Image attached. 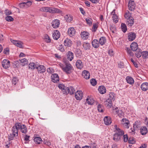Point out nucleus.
<instances>
[{"label":"nucleus","instance_id":"19","mask_svg":"<svg viewBox=\"0 0 148 148\" xmlns=\"http://www.w3.org/2000/svg\"><path fill=\"white\" fill-rule=\"evenodd\" d=\"M127 19V25L128 26L131 27L133 25L134 23V19L132 17H130L129 18Z\"/></svg>","mask_w":148,"mask_h":148},{"label":"nucleus","instance_id":"38","mask_svg":"<svg viewBox=\"0 0 148 148\" xmlns=\"http://www.w3.org/2000/svg\"><path fill=\"white\" fill-rule=\"evenodd\" d=\"M98 27V23H95L93 24V27L92 28V31L94 32H96L97 29Z\"/></svg>","mask_w":148,"mask_h":148},{"label":"nucleus","instance_id":"15","mask_svg":"<svg viewBox=\"0 0 148 148\" xmlns=\"http://www.w3.org/2000/svg\"><path fill=\"white\" fill-rule=\"evenodd\" d=\"M52 81L53 82H57L59 81V77L58 75L57 74H53L51 76Z\"/></svg>","mask_w":148,"mask_h":148},{"label":"nucleus","instance_id":"17","mask_svg":"<svg viewBox=\"0 0 148 148\" xmlns=\"http://www.w3.org/2000/svg\"><path fill=\"white\" fill-rule=\"evenodd\" d=\"M19 129H20L21 132L23 133L26 134L27 132V128L25 125H21L19 123Z\"/></svg>","mask_w":148,"mask_h":148},{"label":"nucleus","instance_id":"43","mask_svg":"<svg viewBox=\"0 0 148 148\" xmlns=\"http://www.w3.org/2000/svg\"><path fill=\"white\" fill-rule=\"evenodd\" d=\"M142 55L143 59H146L148 56V52L147 51H143L142 52Z\"/></svg>","mask_w":148,"mask_h":148},{"label":"nucleus","instance_id":"2","mask_svg":"<svg viewBox=\"0 0 148 148\" xmlns=\"http://www.w3.org/2000/svg\"><path fill=\"white\" fill-rule=\"evenodd\" d=\"M40 10L42 12L51 13H60L62 12L60 10L56 8L47 7H42L40 8Z\"/></svg>","mask_w":148,"mask_h":148},{"label":"nucleus","instance_id":"45","mask_svg":"<svg viewBox=\"0 0 148 148\" xmlns=\"http://www.w3.org/2000/svg\"><path fill=\"white\" fill-rule=\"evenodd\" d=\"M116 112L120 117H121L123 116V113L121 110H116Z\"/></svg>","mask_w":148,"mask_h":148},{"label":"nucleus","instance_id":"35","mask_svg":"<svg viewBox=\"0 0 148 148\" xmlns=\"http://www.w3.org/2000/svg\"><path fill=\"white\" fill-rule=\"evenodd\" d=\"M106 42V39L105 37H101L100 38L99 42L101 45H103Z\"/></svg>","mask_w":148,"mask_h":148},{"label":"nucleus","instance_id":"56","mask_svg":"<svg viewBox=\"0 0 148 148\" xmlns=\"http://www.w3.org/2000/svg\"><path fill=\"white\" fill-rule=\"evenodd\" d=\"M12 13L11 11L8 10H6L5 11V14L7 16L11 14Z\"/></svg>","mask_w":148,"mask_h":148},{"label":"nucleus","instance_id":"14","mask_svg":"<svg viewBox=\"0 0 148 148\" xmlns=\"http://www.w3.org/2000/svg\"><path fill=\"white\" fill-rule=\"evenodd\" d=\"M60 34L59 31L56 30L54 31L52 36L53 38L56 40H58L60 37Z\"/></svg>","mask_w":148,"mask_h":148},{"label":"nucleus","instance_id":"28","mask_svg":"<svg viewBox=\"0 0 148 148\" xmlns=\"http://www.w3.org/2000/svg\"><path fill=\"white\" fill-rule=\"evenodd\" d=\"M104 103L108 108H110L112 105V101L110 99H108L104 101Z\"/></svg>","mask_w":148,"mask_h":148},{"label":"nucleus","instance_id":"3","mask_svg":"<svg viewBox=\"0 0 148 148\" xmlns=\"http://www.w3.org/2000/svg\"><path fill=\"white\" fill-rule=\"evenodd\" d=\"M62 91L63 92V93L65 95H67L69 93L70 95H72L74 93L75 90L73 87H71L69 88L65 86Z\"/></svg>","mask_w":148,"mask_h":148},{"label":"nucleus","instance_id":"44","mask_svg":"<svg viewBox=\"0 0 148 148\" xmlns=\"http://www.w3.org/2000/svg\"><path fill=\"white\" fill-rule=\"evenodd\" d=\"M86 21L88 25L90 26L92 25V20L91 18H86Z\"/></svg>","mask_w":148,"mask_h":148},{"label":"nucleus","instance_id":"5","mask_svg":"<svg viewBox=\"0 0 148 148\" xmlns=\"http://www.w3.org/2000/svg\"><path fill=\"white\" fill-rule=\"evenodd\" d=\"M114 127L115 129V130L114 131L115 132V134H118V135L122 137L123 135L124 134V131L117 127L116 125H114Z\"/></svg>","mask_w":148,"mask_h":148},{"label":"nucleus","instance_id":"4","mask_svg":"<svg viewBox=\"0 0 148 148\" xmlns=\"http://www.w3.org/2000/svg\"><path fill=\"white\" fill-rule=\"evenodd\" d=\"M19 126V123H16L15 125L12 128V134H14V136H18V130Z\"/></svg>","mask_w":148,"mask_h":148},{"label":"nucleus","instance_id":"42","mask_svg":"<svg viewBox=\"0 0 148 148\" xmlns=\"http://www.w3.org/2000/svg\"><path fill=\"white\" fill-rule=\"evenodd\" d=\"M114 94L112 92H110L109 94V98L108 99H110V100L114 101Z\"/></svg>","mask_w":148,"mask_h":148},{"label":"nucleus","instance_id":"53","mask_svg":"<svg viewBox=\"0 0 148 148\" xmlns=\"http://www.w3.org/2000/svg\"><path fill=\"white\" fill-rule=\"evenodd\" d=\"M25 2L26 6V8H27L30 6L32 4V2L31 1H27V2Z\"/></svg>","mask_w":148,"mask_h":148},{"label":"nucleus","instance_id":"22","mask_svg":"<svg viewBox=\"0 0 148 148\" xmlns=\"http://www.w3.org/2000/svg\"><path fill=\"white\" fill-rule=\"evenodd\" d=\"M138 47L137 44L135 42H132L130 45L131 50L133 51H136Z\"/></svg>","mask_w":148,"mask_h":148},{"label":"nucleus","instance_id":"54","mask_svg":"<svg viewBox=\"0 0 148 148\" xmlns=\"http://www.w3.org/2000/svg\"><path fill=\"white\" fill-rule=\"evenodd\" d=\"M18 81V79L16 77H14L12 80V83L14 85L16 84Z\"/></svg>","mask_w":148,"mask_h":148},{"label":"nucleus","instance_id":"36","mask_svg":"<svg viewBox=\"0 0 148 148\" xmlns=\"http://www.w3.org/2000/svg\"><path fill=\"white\" fill-rule=\"evenodd\" d=\"M86 102L90 105H92L94 103V100L93 99L90 97L87 98L86 99Z\"/></svg>","mask_w":148,"mask_h":148},{"label":"nucleus","instance_id":"41","mask_svg":"<svg viewBox=\"0 0 148 148\" xmlns=\"http://www.w3.org/2000/svg\"><path fill=\"white\" fill-rule=\"evenodd\" d=\"M121 27L122 31L124 33L127 30L126 26L124 23H122L121 24Z\"/></svg>","mask_w":148,"mask_h":148},{"label":"nucleus","instance_id":"63","mask_svg":"<svg viewBox=\"0 0 148 148\" xmlns=\"http://www.w3.org/2000/svg\"><path fill=\"white\" fill-rule=\"evenodd\" d=\"M131 62L133 63L134 66L136 68L138 67V66L137 64L134 61V60H133V59H131Z\"/></svg>","mask_w":148,"mask_h":148},{"label":"nucleus","instance_id":"12","mask_svg":"<svg viewBox=\"0 0 148 148\" xmlns=\"http://www.w3.org/2000/svg\"><path fill=\"white\" fill-rule=\"evenodd\" d=\"M136 34L134 32H131L128 34V38L130 41L134 40L136 38Z\"/></svg>","mask_w":148,"mask_h":148},{"label":"nucleus","instance_id":"40","mask_svg":"<svg viewBox=\"0 0 148 148\" xmlns=\"http://www.w3.org/2000/svg\"><path fill=\"white\" fill-rule=\"evenodd\" d=\"M142 50L140 49H138V51L136 52L135 53L136 56L137 58H140L142 55Z\"/></svg>","mask_w":148,"mask_h":148},{"label":"nucleus","instance_id":"57","mask_svg":"<svg viewBox=\"0 0 148 148\" xmlns=\"http://www.w3.org/2000/svg\"><path fill=\"white\" fill-rule=\"evenodd\" d=\"M64 47V46L61 45L59 46V47H58V49L61 52H64L65 51Z\"/></svg>","mask_w":148,"mask_h":148},{"label":"nucleus","instance_id":"49","mask_svg":"<svg viewBox=\"0 0 148 148\" xmlns=\"http://www.w3.org/2000/svg\"><path fill=\"white\" fill-rule=\"evenodd\" d=\"M90 82L91 84L93 86H95L97 84V81L94 79H92L90 80Z\"/></svg>","mask_w":148,"mask_h":148},{"label":"nucleus","instance_id":"58","mask_svg":"<svg viewBox=\"0 0 148 148\" xmlns=\"http://www.w3.org/2000/svg\"><path fill=\"white\" fill-rule=\"evenodd\" d=\"M17 136H14L13 134H10V136L8 137V140L9 141L11 140H13L14 137H16Z\"/></svg>","mask_w":148,"mask_h":148},{"label":"nucleus","instance_id":"6","mask_svg":"<svg viewBox=\"0 0 148 148\" xmlns=\"http://www.w3.org/2000/svg\"><path fill=\"white\" fill-rule=\"evenodd\" d=\"M2 64L3 67L5 69L9 68L10 65L9 60L7 59L4 60L2 62Z\"/></svg>","mask_w":148,"mask_h":148},{"label":"nucleus","instance_id":"59","mask_svg":"<svg viewBox=\"0 0 148 148\" xmlns=\"http://www.w3.org/2000/svg\"><path fill=\"white\" fill-rule=\"evenodd\" d=\"M58 87L62 91L65 86L63 84H60L58 85Z\"/></svg>","mask_w":148,"mask_h":148},{"label":"nucleus","instance_id":"37","mask_svg":"<svg viewBox=\"0 0 148 148\" xmlns=\"http://www.w3.org/2000/svg\"><path fill=\"white\" fill-rule=\"evenodd\" d=\"M110 29L111 31L113 33H115L116 29L115 25L113 24L110 25Z\"/></svg>","mask_w":148,"mask_h":148},{"label":"nucleus","instance_id":"16","mask_svg":"<svg viewBox=\"0 0 148 148\" xmlns=\"http://www.w3.org/2000/svg\"><path fill=\"white\" fill-rule=\"evenodd\" d=\"M82 75L84 78L86 79H89L90 76L89 72L86 70H84L83 71Z\"/></svg>","mask_w":148,"mask_h":148},{"label":"nucleus","instance_id":"55","mask_svg":"<svg viewBox=\"0 0 148 148\" xmlns=\"http://www.w3.org/2000/svg\"><path fill=\"white\" fill-rule=\"evenodd\" d=\"M128 143L130 144L134 143L135 141L132 138H130L128 140Z\"/></svg>","mask_w":148,"mask_h":148},{"label":"nucleus","instance_id":"48","mask_svg":"<svg viewBox=\"0 0 148 148\" xmlns=\"http://www.w3.org/2000/svg\"><path fill=\"white\" fill-rule=\"evenodd\" d=\"M103 106L101 104H99L97 107V110L100 112H103Z\"/></svg>","mask_w":148,"mask_h":148},{"label":"nucleus","instance_id":"51","mask_svg":"<svg viewBox=\"0 0 148 148\" xmlns=\"http://www.w3.org/2000/svg\"><path fill=\"white\" fill-rule=\"evenodd\" d=\"M123 138L124 142H126L128 140V137L127 134L123 135Z\"/></svg>","mask_w":148,"mask_h":148},{"label":"nucleus","instance_id":"11","mask_svg":"<svg viewBox=\"0 0 148 148\" xmlns=\"http://www.w3.org/2000/svg\"><path fill=\"white\" fill-rule=\"evenodd\" d=\"M75 65L76 68L79 69H81L83 67V64L82 60H77L76 62Z\"/></svg>","mask_w":148,"mask_h":148},{"label":"nucleus","instance_id":"29","mask_svg":"<svg viewBox=\"0 0 148 148\" xmlns=\"http://www.w3.org/2000/svg\"><path fill=\"white\" fill-rule=\"evenodd\" d=\"M98 90L100 93L104 94L106 92V88L103 86H100L98 88Z\"/></svg>","mask_w":148,"mask_h":148},{"label":"nucleus","instance_id":"47","mask_svg":"<svg viewBox=\"0 0 148 148\" xmlns=\"http://www.w3.org/2000/svg\"><path fill=\"white\" fill-rule=\"evenodd\" d=\"M124 16L126 19L129 18L130 17H132L131 16V14L129 11H127L125 13Z\"/></svg>","mask_w":148,"mask_h":148},{"label":"nucleus","instance_id":"39","mask_svg":"<svg viewBox=\"0 0 148 148\" xmlns=\"http://www.w3.org/2000/svg\"><path fill=\"white\" fill-rule=\"evenodd\" d=\"M34 141L38 144H40L42 141L41 138L40 137H35L34 139Z\"/></svg>","mask_w":148,"mask_h":148},{"label":"nucleus","instance_id":"27","mask_svg":"<svg viewBox=\"0 0 148 148\" xmlns=\"http://www.w3.org/2000/svg\"><path fill=\"white\" fill-rule=\"evenodd\" d=\"M140 87L143 91H146L148 89V83L145 82L143 83L141 85Z\"/></svg>","mask_w":148,"mask_h":148},{"label":"nucleus","instance_id":"20","mask_svg":"<svg viewBox=\"0 0 148 148\" xmlns=\"http://www.w3.org/2000/svg\"><path fill=\"white\" fill-rule=\"evenodd\" d=\"M81 35L82 39L84 40H86L88 38L89 34L87 32L84 31L81 32Z\"/></svg>","mask_w":148,"mask_h":148},{"label":"nucleus","instance_id":"30","mask_svg":"<svg viewBox=\"0 0 148 148\" xmlns=\"http://www.w3.org/2000/svg\"><path fill=\"white\" fill-rule=\"evenodd\" d=\"M147 132V129L145 127H142L140 129V132L142 135H145Z\"/></svg>","mask_w":148,"mask_h":148},{"label":"nucleus","instance_id":"46","mask_svg":"<svg viewBox=\"0 0 148 148\" xmlns=\"http://www.w3.org/2000/svg\"><path fill=\"white\" fill-rule=\"evenodd\" d=\"M6 21L8 22L12 21L14 20V18L10 16H7L5 18Z\"/></svg>","mask_w":148,"mask_h":148},{"label":"nucleus","instance_id":"1","mask_svg":"<svg viewBox=\"0 0 148 148\" xmlns=\"http://www.w3.org/2000/svg\"><path fill=\"white\" fill-rule=\"evenodd\" d=\"M64 64L60 63L59 65L63 71L68 74H70L71 73L72 66L69 62L68 61L64 62Z\"/></svg>","mask_w":148,"mask_h":148},{"label":"nucleus","instance_id":"31","mask_svg":"<svg viewBox=\"0 0 148 148\" xmlns=\"http://www.w3.org/2000/svg\"><path fill=\"white\" fill-rule=\"evenodd\" d=\"M122 137L117 134H114L113 136V139L115 141L117 142L120 140Z\"/></svg>","mask_w":148,"mask_h":148},{"label":"nucleus","instance_id":"52","mask_svg":"<svg viewBox=\"0 0 148 148\" xmlns=\"http://www.w3.org/2000/svg\"><path fill=\"white\" fill-rule=\"evenodd\" d=\"M112 18L113 21L115 23H116L118 21V16L116 15L113 16Z\"/></svg>","mask_w":148,"mask_h":148},{"label":"nucleus","instance_id":"8","mask_svg":"<svg viewBox=\"0 0 148 148\" xmlns=\"http://www.w3.org/2000/svg\"><path fill=\"white\" fill-rule=\"evenodd\" d=\"M10 41L14 45H16L17 47L21 48H23V43L21 41L14 40L12 39H10Z\"/></svg>","mask_w":148,"mask_h":148},{"label":"nucleus","instance_id":"7","mask_svg":"<svg viewBox=\"0 0 148 148\" xmlns=\"http://www.w3.org/2000/svg\"><path fill=\"white\" fill-rule=\"evenodd\" d=\"M129 9L131 11L133 10L135 7V5L134 1L133 0H130L128 5Z\"/></svg>","mask_w":148,"mask_h":148},{"label":"nucleus","instance_id":"25","mask_svg":"<svg viewBox=\"0 0 148 148\" xmlns=\"http://www.w3.org/2000/svg\"><path fill=\"white\" fill-rule=\"evenodd\" d=\"M103 120L105 124L107 125H109L112 122L111 118L107 116H105Z\"/></svg>","mask_w":148,"mask_h":148},{"label":"nucleus","instance_id":"34","mask_svg":"<svg viewBox=\"0 0 148 148\" xmlns=\"http://www.w3.org/2000/svg\"><path fill=\"white\" fill-rule=\"evenodd\" d=\"M37 64L36 65L35 64L34 62L30 63L28 65L29 69H34L35 68L36 69Z\"/></svg>","mask_w":148,"mask_h":148},{"label":"nucleus","instance_id":"24","mask_svg":"<svg viewBox=\"0 0 148 148\" xmlns=\"http://www.w3.org/2000/svg\"><path fill=\"white\" fill-rule=\"evenodd\" d=\"M92 47L95 48H97L99 46V41L97 39H94L92 42Z\"/></svg>","mask_w":148,"mask_h":148},{"label":"nucleus","instance_id":"23","mask_svg":"<svg viewBox=\"0 0 148 148\" xmlns=\"http://www.w3.org/2000/svg\"><path fill=\"white\" fill-rule=\"evenodd\" d=\"M64 43L65 46L69 47L71 46L72 42L70 39L67 38L64 40Z\"/></svg>","mask_w":148,"mask_h":148},{"label":"nucleus","instance_id":"61","mask_svg":"<svg viewBox=\"0 0 148 148\" xmlns=\"http://www.w3.org/2000/svg\"><path fill=\"white\" fill-rule=\"evenodd\" d=\"M123 127L126 128H128L130 126V123L129 122L127 123L125 122V123H124L123 124Z\"/></svg>","mask_w":148,"mask_h":148},{"label":"nucleus","instance_id":"64","mask_svg":"<svg viewBox=\"0 0 148 148\" xmlns=\"http://www.w3.org/2000/svg\"><path fill=\"white\" fill-rule=\"evenodd\" d=\"M118 66L119 67L122 68L124 67V64L123 62H120L118 64Z\"/></svg>","mask_w":148,"mask_h":148},{"label":"nucleus","instance_id":"21","mask_svg":"<svg viewBox=\"0 0 148 148\" xmlns=\"http://www.w3.org/2000/svg\"><path fill=\"white\" fill-rule=\"evenodd\" d=\"M67 59L70 61H71L74 58V54L71 51L68 52L67 54Z\"/></svg>","mask_w":148,"mask_h":148},{"label":"nucleus","instance_id":"13","mask_svg":"<svg viewBox=\"0 0 148 148\" xmlns=\"http://www.w3.org/2000/svg\"><path fill=\"white\" fill-rule=\"evenodd\" d=\"M68 33L70 37H72L75 34V30L73 27H71L69 28L68 30Z\"/></svg>","mask_w":148,"mask_h":148},{"label":"nucleus","instance_id":"18","mask_svg":"<svg viewBox=\"0 0 148 148\" xmlns=\"http://www.w3.org/2000/svg\"><path fill=\"white\" fill-rule=\"evenodd\" d=\"M60 21L58 19H55L52 23V26L54 28H56L58 27L60 25Z\"/></svg>","mask_w":148,"mask_h":148},{"label":"nucleus","instance_id":"26","mask_svg":"<svg viewBox=\"0 0 148 148\" xmlns=\"http://www.w3.org/2000/svg\"><path fill=\"white\" fill-rule=\"evenodd\" d=\"M126 80L127 82L130 84L132 85L134 83V80L131 77L127 76L126 78Z\"/></svg>","mask_w":148,"mask_h":148},{"label":"nucleus","instance_id":"62","mask_svg":"<svg viewBox=\"0 0 148 148\" xmlns=\"http://www.w3.org/2000/svg\"><path fill=\"white\" fill-rule=\"evenodd\" d=\"M9 49L8 48H6L4 49L3 53L4 54H7L9 53Z\"/></svg>","mask_w":148,"mask_h":148},{"label":"nucleus","instance_id":"10","mask_svg":"<svg viewBox=\"0 0 148 148\" xmlns=\"http://www.w3.org/2000/svg\"><path fill=\"white\" fill-rule=\"evenodd\" d=\"M36 69L38 73H44L46 71V68L43 65H38Z\"/></svg>","mask_w":148,"mask_h":148},{"label":"nucleus","instance_id":"33","mask_svg":"<svg viewBox=\"0 0 148 148\" xmlns=\"http://www.w3.org/2000/svg\"><path fill=\"white\" fill-rule=\"evenodd\" d=\"M20 64L22 66H24L28 64V62L27 60L25 58L22 59L20 60Z\"/></svg>","mask_w":148,"mask_h":148},{"label":"nucleus","instance_id":"9","mask_svg":"<svg viewBox=\"0 0 148 148\" xmlns=\"http://www.w3.org/2000/svg\"><path fill=\"white\" fill-rule=\"evenodd\" d=\"M83 93L82 91H77L75 94V97L77 100H81L83 97Z\"/></svg>","mask_w":148,"mask_h":148},{"label":"nucleus","instance_id":"50","mask_svg":"<svg viewBox=\"0 0 148 148\" xmlns=\"http://www.w3.org/2000/svg\"><path fill=\"white\" fill-rule=\"evenodd\" d=\"M19 6L21 8H26L25 2H22L19 3Z\"/></svg>","mask_w":148,"mask_h":148},{"label":"nucleus","instance_id":"60","mask_svg":"<svg viewBox=\"0 0 148 148\" xmlns=\"http://www.w3.org/2000/svg\"><path fill=\"white\" fill-rule=\"evenodd\" d=\"M45 41L47 42H50L51 41V39L48 35H46L45 36Z\"/></svg>","mask_w":148,"mask_h":148},{"label":"nucleus","instance_id":"32","mask_svg":"<svg viewBox=\"0 0 148 148\" xmlns=\"http://www.w3.org/2000/svg\"><path fill=\"white\" fill-rule=\"evenodd\" d=\"M83 46L85 50H89L90 47V44L88 42H84L83 44Z\"/></svg>","mask_w":148,"mask_h":148}]
</instances>
